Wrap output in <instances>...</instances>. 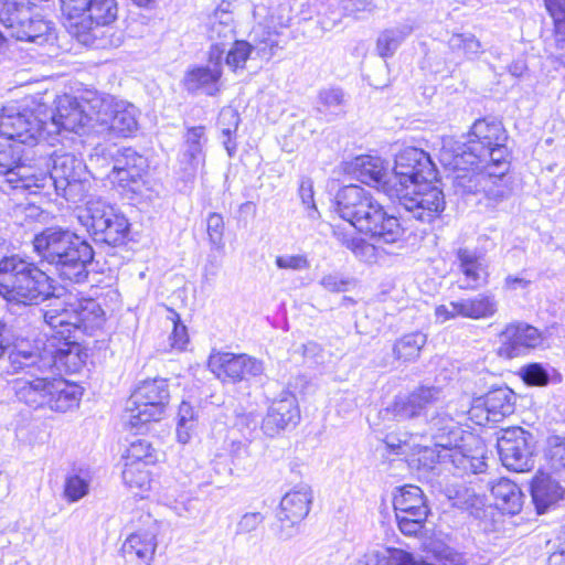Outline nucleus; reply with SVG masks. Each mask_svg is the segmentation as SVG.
<instances>
[{
    "label": "nucleus",
    "instance_id": "1",
    "mask_svg": "<svg viewBox=\"0 0 565 565\" xmlns=\"http://www.w3.org/2000/svg\"><path fill=\"white\" fill-rule=\"evenodd\" d=\"M508 136L498 120L478 119L467 142L452 137L441 140L439 161L454 170V184L462 193H484L492 200L507 194L504 175L509 171Z\"/></svg>",
    "mask_w": 565,
    "mask_h": 565
},
{
    "label": "nucleus",
    "instance_id": "2",
    "mask_svg": "<svg viewBox=\"0 0 565 565\" xmlns=\"http://www.w3.org/2000/svg\"><path fill=\"white\" fill-rule=\"evenodd\" d=\"M52 345L45 353L29 343H17L9 353V372L18 375L13 381L17 397L26 405L45 407V401L55 379V360Z\"/></svg>",
    "mask_w": 565,
    "mask_h": 565
},
{
    "label": "nucleus",
    "instance_id": "3",
    "mask_svg": "<svg viewBox=\"0 0 565 565\" xmlns=\"http://www.w3.org/2000/svg\"><path fill=\"white\" fill-rule=\"evenodd\" d=\"M33 247L42 260L54 266L63 280L81 284L87 279V266L94 259V250L76 233L47 227L34 236Z\"/></svg>",
    "mask_w": 565,
    "mask_h": 565
},
{
    "label": "nucleus",
    "instance_id": "4",
    "mask_svg": "<svg viewBox=\"0 0 565 565\" xmlns=\"http://www.w3.org/2000/svg\"><path fill=\"white\" fill-rule=\"evenodd\" d=\"M0 295L9 302L32 305L52 295L49 276L33 264L18 257L0 260Z\"/></svg>",
    "mask_w": 565,
    "mask_h": 565
},
{
    "label": "nucleus",
    "instance_id": "5",
    "mask_svg": "<svg viewBox=\"0 0 565 565\" xmlns=\"http://www.w3.org/2000/svg\"><path fill=\"white\" fill-rule=\"evenodd\" d=\"M47 113L44 104L34 97L24 98L0 110V135L8 140L34 146L47 130Z\"/></svg>",
    "mask_w": 565,
    "mask_h": 565
},
{
    "label": "nucleus",
    "instance_id": "6",
    "mask_svg": "<svg viewBox=\"0 0 565 565\" xmlns=\"http://www.w3.org/2000/svg\"><path fill=\"white\" fill-rule=\"evenodd\" d=\"M77 218L96 243L116 247L128 241L130 234L128 218L100 198L87 201Z\"/></svg>",
    "mask_w": 565,
    "mask_h": 565
},
{
    "label": "nucleus",
    "instance_id": "7",
    "mask_svg": "<svg viewBox=\"0 0 565 565\" xmlns=\"http://www.w3.org/2000/svg\"><path fill=\"white\" fill-rule=\"evenodd\" d=\"M51 31V22L31 14L30 2L25 0L0 2V49L7 35L19 41L43 44L49 40Z\"/></svg>",
    "mask_w": 565,
    "mask_h": 565
},
{
    "label": "nucleus",
    "instance_id": "8",
    "mask_svg": "<svg viewBox=\"0 0 565 565\" xmlns=\"http://www.w3.org/2000/svg\"><path fill=\"white\" fill-rule=\"evenodd\" d=\"M50 173H35L33 192L54 188L57 195L67 201H76L83 190L85 164L73 153L55 151L51 157Z\"/></svg>",
    "mask_w": 565,
    "mask_h": 565
},
{
    "label": "nucleus",
    "instance_id": "9",
    "mask_svg": "<svg viewBox=\"0 0 565 565\" xmlns=\"http://www.w3.org/2000/svg\"><path fill=\"white\" fill-rule=\"evenodd\" d=\"M89 108L96 113L95 134L129 137L138 129V109L110 95L93 94Z\"/></svg>",
    "mask_w": 565,
    "mask_h": 565
},
{
    "label": "nucleus",
    "instance_id": "10",
    "mask_svg": "<svg viewBox=\"0 0 565 565\" xmlns=\"http://www.w3.org/2000/svg\"><path fill=\"white\" fill-rule=\"evenodd\" d=\"M169 397L167 380L152 379L140 382L127 404L128 425L139 431L148 423L161 419Z\"/></svg>",
    "mask_w": 565,
    "mask_h": 565
},
{
    "label": "nucleus",
    "instance_id": "11",
    "mask_svg": "<svg viewBox=\"0 0 565 565\" xmlns=\"http://www.w3.org/2000/svg\"><path fill=\"white\" fill-rule=\"evenodd\" d=\"M94 93L77 99L71 95L58 96L55 113L47 122V134H57L62 129L78 135L95 134L96 113L89 108Z\"/></svg>",
    "mask_w": 565,
    "mask_h": 565
},
{
    "label": "nucleus",
    "instance_id": "12",
    "mask_svg": "<svg viewBox=\"0 0 565 565\" xmlns=\"http://www.w3.org/2000/svg\"><path fill=\"white\" fill-rule=\"evenodd\" d=\"M106 154L109 158V170L103 175L134 194L143 195L147 190L143 180L148 168L147 158L132 148H113Z\"/></svg>",
    "mask_w": 565,
    "mask_h": 565
},
{
    "label": "nucleus",
    "instance_id": "13",
    "mask_svg": "<svg viewBox=\"0 0 565 565\" xmlns=\"http://www.w3.org/2000/svg\"><path fill=\"white\" fill-rule=\"evenodd\" d=\"M395 194L405 210L425 223L434 221L444 211L446 204L443 191L431 184V181L423 180L412 185L396 188Z\"/></svg>",
    "mask_w": 565,
    "mask_h": 565
},
{
    "label": "nucleus",
    "instance_id": "14",
    "mask_svg": "<svg viewBox=\"0 0 565 565\" xmlns=\"http://www.w3.org/2000/svg\"><path fill=\"white\" fill-rule=\"evenodd\" d=\"M497 447L500 459L508 469L524 472L533 468V436L523 428L510 427L501 430Z\"/></svg>",
    "mask_w": 565,
    "mask_h": 565
},
{
    "label": "nucleus",
    "instance_id": "15",
    "mask_svg": "<svg viewBox=\"0 0 565 565\" xmlns=\"http://www.w3.org/2000/svg\"><path fill=\"white\" fill-rule=\"evenodd\" d=\"M394 189L418 182L431 181L436 178L435 164L430 156L415 147L402 149L395 157L393 168Z\"/></svg>",
    "mask_w": 565,
    "mask_h": 565
},
{
    "label": "nucleus",
    "instance_id": "16",
    "mask_svg": "<svg viewBox=\"0 0 565 565\" xmlns=\"http://www.w3.org/2000/svg\"><path fill=\"white\" fill-rule=\"evenodd\" d=\"M209 369L223 383H238L262 375L264 363L245 353L217 351L211 353Z\"/></svg>",
    "mask_w": 565,
    "mask_h": 565
},
{
    "label": "nucleus",
    "instance_id": "17",
    "mask_svg": "<svg viewBox=\"0 0 565 565\" xmlns=\"http://www.w3.org/2000/svg\"><path fill=\"white\" fill-rule=\"evenodd\" d=\"M498 300L489 292L478 294L469 298H459L435 308L436 321L444 323L456 318L472 320L489 319L498 312Z\"/></svg>",
    "mask_w": 565,
    "mask_h": 565
},
{
    "label": "nucleus",
    "instance_id": "18",
    "mask_svg": "<svg viewBox=\"0 0 565 565\" xmlns=\"http://www.w3.org/2000/svg\"><path fill=\"white\" fill-rule=\"evenodd\" d=\"M253 44L246 41H235L227 51L225 63L234 72L244 68L252 53L262 60H270L279 49V34L277 31H265L263 26L255 28Z\"/></svg>",
    "mask_w": 565,
    "mask_h": 565
},
{
    "label": "nucleus",
    "instance_id": "19",
    "mask_svg": "<svg viewBox=\"0 0 565 565\" xmlns=\"http://www.w3.org/2000/svg\"><path fill=\"white\" fill-rule=\"evenodd\" d=\"M364 221H361L359 231L379 243L404 247L405 228L398 217L390 214L379 202L371 209Z\"/></svg>",
    "mask_w": 565,
    "mask_h": 565
},
{
    "label": "nucleus",
    "instance_id": "20",
    "mask_svg": "<svg viewBox=\"0 0 565 565\" xmlns=\"http://www.w3.org/2000/svg\"><path fill=\"white\" fill-rule=\"evenodd\" d=\"M377 201L364 188L350 184L341 188L333 202L334 212L344 221H348L358 231L361 221H364L371 209Z\"/></svg>",
    "mask_w": 565,
    "mask_h": 565
},
{
    "label": "nucleus",
    "instance_id": "21",
    "mask_svg": "<svg viewBox=\"0 0 565 565\" xmlns=\"http://www.w3.org/2000/svg\"><path fill=\"white\" fill-rule=\"evenodd\" d=\"M224 49L215 42L209 52V65L194 67L185 73L183 85L189 92L202 90L206 95L214 96L221 89L222 60Z\"/></svg>",
    "mask_w": 565,
    "mask_h": 565
},
{
    "label": "nucleus",
    "instance_id": "22",
    "mask_svg": "<svg viewBox=\"0 0 565 565\" xmlns=\"http://www.w3.org/2000/svg\"><path fill=\"white\" fill-rule=\"evenodd\" d=\"M459 422L452 418L448 412H438L428 422V434L434 440L435 447L440 448L449 454H438L444 460L449 459L452 463H457L462 457L458 450L462 440V430L458 426Z\"/></svg>",
    "mask_w": 565,
    "mask_h": 565
},
{
    "label": "nucleus",
    "instance_id": "23",
    "mask_svg": "<svg viewBox=\"0 0 565 565\" xmlns=\"http://www.w3.org/2000/svg\"><path fill=\"white\" fill-rule=\"evenodd\" d=\"M542 342L541 332L523 321L508 323L499 333V354L512 359L525 354Z\"/></svg>",
    "mask_w": 565,
    "mask_h": 565
},
{
    "label": "nucleus",
    "instance_id": "24",
    "mask_svg": "<svg viewBox=\"0 0 565 565\" xmlns=\"http://www.w3.org/2000/svg\"><path fill=\"white\" fill-rule=\"evenodd\" d=\"M0 175L2 189L34 191V169L22 163L21 152L12 145L0 147Z\"/></svg>",
    "mask_w": 565,
    "mask_h": 565
},
{
    "label": "nucleus",
    "instance_id": "25",
    "mask_svg": "<svg viewBox=\"0 0 565 565\" xmlns=\"http://www.w3.org/2000/svg\"><path fill=\"white\" fill-rule=\"evenodd\" d=\"M79 337L72 339H47L46 341H36L33 347H36L38 352L45 353L49 345H52L54 351L52 355L55 360V375L60 376L62 371L68 373H77L86 364L88 354L78 343Z\"/></svg>",
    "mask_w": 565,
    "mask_h": 565
},
{
    "label": "nucleus",
    "instance_id": "26",
    "mask_svg": "<svg viewBox=\"0 0 565 565\" xmlns=\"http://www.w3.org/2000/svg\"><path fill=\"white\" fill-rule=\"evenodd\" d=\"M347 169L356 180L367 185H382L384 190L394 188L388 162L377 156L355 157L348 163Z\"/></svg>",
    "mask_w": 565,
    "mask_h": 565
},
{
    "label": "nucleus",
    "instance_id": "27",
    "mask_svg": "<svg viewBox=\"0 0 565 565\" xmlns=\"http://www.w3.org/2000/svg\"><path fill=\"white\" fill-rule=\"evenodd\" d=\"M158 533L157 522L149 519L146 527L138 529L126 537L121 546L124 556L151 565L158 547Z\"/></svg>",
    "mask_w": 565,
    "mask_h": 565
},
{
    "label": "nucleus",
    "instance_id": "28",
    "mask_svg": "<svg viewBox=\"0 0 565 565\" xmlns=\"http://www.w3.org/2000/svg\"><path fill=\"white\" fill-rule=\"evenodd\" d=\"M300 419L297 398L292 394H285L275 399L262 423V429L267 436H275L289 426H296Z\"/></svg>",
    "mask_w": 565,
    "mask_h": 565
},
{
    "label": "nucleus",
    "instance_id": "29",
    "mask_svg": "<svg viewBox=\"0 0 565 565\" xmlns=\"http://www.w3.org/2000/svg\"><path fill=\"white\" fill-rule=\"evenodd\" d=\"M71 34L86 46L97 50L118 47L124 42V33L113 23L105 25H88L85 22L71 24Z\"/></svg>",
    "mask_w": 565,
    "mask_h": 565
},
{
    "label": "nucleus",
    "instance_id": "30",
    "mask_svg": "<svg viewBox=\"0 0 565 565\" xmlns=\"http://www.w3.org/2000/svg\"><path fill=\"white\" fill-rule=\"evenodd\" d=\"M440 399V391L436 387L422 386L408 395L397 396L392 404L395 417L411 419L426 414L428 407Z\"/></svg>",
    "mask_w": 565,
    "mask_h": 565
},
{
    "label": "nucleus",
    "instance_id": "31",
    "mask_svg": "<svg viewBox=\"0 0 565 565\" xmlns=\"http://www.w3.org/2000/svg\"><path fill=\"white\" fill-rule=\"evenodd\" d=\"M312 492L309 486L300 484L294 490L287 492L280 501V522H289L290 530L282 535L288 539L294 535V526L301 522L310 511Z\"/></svg>",
    "mask_w": 565,
    "mask_h": 565
},
{
    "label": "nucleus",
    "instance_id": "32",
    "mask_svg": "<svg viewBox=\"0 0 565 565\" xmlns=\"http://www.w3.org/2000/svg\"><path fill=\"white\" fill-rule=\"evenodd\" d=\"M44 321L53 333L49 339H72L77 337L78 316L75 300L67 303H56L44 312Z\"/></svg>",
    "mask_w": 565,
    "mask_h": 565
},
{
    "label": "nucleus",
    "instance_id": "33",
    "mask_svg": "<svg viewBox=\"0 0 565 565\" xmlns=\"http://www.w3.org/2000/svg\"><path fill=\"white\" fill-rule=\"evenodd\" d=\"M458 268L462 275L463 288L476 289L487 282V264L477 249L460 247L456 252Z\"/></svg>",
    "mask_w": 565,
    "mask_h": 565
},
{
    "label": "nucleus",
    "instance_id": "34",
    "mask_svg": "<svg viewBox=\"0 0 565 565\" xmlns=\"http://www.w3.org/2000/svg\"><path fill=\"white\" fill-rule=\"evenodd\" d=\"M564 492V488L550 473H536L531 483V494L539 514L562 500Z\"/></svg>",
    "mask_w": 565,
    "mask_h": 565
},
{
    "label": "nucleus",
    "instance_id": "35",
    "mask_svg": "<svg viewBox=\"0 0 565 565\" xmlns=\"http://www.w3.org/2000/svg\"><path fill=\"white\" fill-rule=\"evenodd\" d=\"M489 484L497 509L511 515L521 511L523 493L515 482L508 478H499Z\"/></svg>",
    "mask_w": 565,
    "mask_h": 565
},
{
    "label": "nucleus",
    "instance_id": "36",
    "mask_svg": "<svg viewBox=\"0 0 565 565\" xmlns=\"http://www.w3.org/2000/svg\"><path fill=\"white\" fill-rule=\"evenodd\" d=\"M50 391L45 401V407L61 413L78 406L83 394L78 385L68 383L58 375H55Z\"/></svg>",
    "mask_w": 565,
    "mask_h": 565
},
{
    "label": "nucleus",
    "instance_id": "37",
    "mask_svg": "<svg viewBox=\"0 0 565 565\" xmlns=\"http://www.w3.org/2000/svg\"><path fill=\"white\" fill-rule=\"evenodd\" d=\"M395 513H406L409 516L427 518L428 508L422 489L407 484L396 490L393 498Z\"/></svg>",
    "mask_w": 565,
    "mask_h": 565
},
{
    "label": "nucleus",
    "instance_id": "38",
    "mask_svg": "<svg viewBox=\"0 0 565 565\" xmlns=\"http://www.w3.org/2000/svg\"><path fill=\"white\" fill-rule=\"evenodd\" d=\"M554 21V39L547 43L546 52L565 65V0H544Z\"/></svg>",
    "mask_w": 565,
    "mask_h": 565
},
{
    "label": "nucleus",
    "instance_id": "39",
    "mask_svg": "<svg viewBox=\"0 0 565 565\" xmlns=\"http://www.w3.org/2000/svg\"><path fill=\"white\" fill-rule=\"evenodd\" d=\"M75 308L78 316L77 337L79 334H93L95 330L102 328L105 313L95 299H76Z\"/></svg>",
    "mask_w": 565,
    "mask_h": 565
},
{
    "label": "nucleus",
    "instance_id": "40",
    "mask_svg": "<svg viewBox=\"0 0 565 565\" xmlns=\"http://www.w3.org/2000/svg\"><path fill=\"white\" fill-rule=\"evenodd\" d=\"M483 398L488 407V414L491 415L492 424L501 422L514 411L513 393L507 387L492 390L483 395Z\"/></svg>",
    "mask_w": 565,
    "mask_h": 565
},
{
    "label": "nucleus",
    "instance_id": "41",
    "mask_svg": "<svg viewBox=\"0 0 565 565\" xmlns=\"http://www.w3.org/2000/svg\"><path fill=\"white\" fill-rule=\"evenodd\" d=\"M426 344V335L420 332H413L403 335L395 341L393 345V355L395 360L407 363L414 362L419 358L420 351Z\"/></svg>",
    "mask_w": 565,
    "mask_h": 565
},
{
    "label": "nucleus",
    "instance_id": "42",
    "mask_svg": "<svg viewBox=\"0 0 565 565\" xmlns=\"http://www.w3.org/2000/svg\"><path fill=\"white\" fill-rule=\"evenodd\" d=\"M117 13L116 0H92L85 15L78 22H85L88 25H105L106 23H114Z\"/></svg>",
    "mask_w": 565,
    "mask_h": 565
},
{
    "label": "nucleus",
    "instance_id": "43",
    "mask_svg": "<svg viewBox=\"0 0 565 565\" xmlns=\"http://www.w3.org/2000/svg\"><path fill=\"white\" fill-rule=\"evenodd\" d=\"M413 26L402 24L383 31L376 43V50L381 57L392 56L402 42L412 34Z\"/></svg>",
    "mask_w": 565,
    "mask_h": 565
},
{
    "label": "nucleus",
    "instance_id": "44",
    "mask_svg": "<svg viewBox=\"0 0 565 565\" xmlns=\"http://www.w3.org/2000/svg\"><path fill=\"white\" fill-rule=\"evenodd\" d=\"M204 140V127H192L185 135V151L183 158L188 161L190 169L195 170L204 162L202 146Z\"/></svg>",
    "mask_w": 565,
    "mask_h": 565
},
{
    "label": "nucleus",
    "instance_id": "45",
    "mask_svg": "<svg viewBox=\"0 0 565 565\" xmlns=\"http://www.w3.org/2000/svg\"><path fill=\"white\" fill-rule=\"evenodd\" d=\"M343 246L350 249L361 262L373 264L377 262L379 249L373 244L361 237H349L348 235L334 233Z\"/></svg>",
    "mask_w": 565,
    "mask_h": 565
},
{
    "label": "nucleus",
    "instance_id": "46",
    "mask_svg": "<svg viewBox=\"0 0 565 565\" xmlns=\"http://www.w3.org/2000/svg\"><path fill=\"white\" fill-rule=\"evenodd\" d=\"M217 125L226 139L223 141L230 157L236 150V143L232 141L231 136L235 135L239 125V115L232 107H225L220 111Z\"/></svg>",
    "mask_w": 565,
    "mask_h": 565
},
{
    "label": "nucleus",
    "instance_id": "47",
    "mask_svg": "<svg viewBox=\"0 0 565 565\" xmlns=\"http://www.w3.org/2000/svg\"><path fill=\"white\" fill-rule=\"evenodd\" d=\"M429 551L443 565H478L473 557L443 543H433Z\"/></svg>",
    "mask_w": 565,
    "mask_h": 565
},
{
    "label": "nucleus",
    "instance_id": "48",
    "mask_svg": "<svg viewBox=\"0 0 565 565\" xmlns=\"http://www.w3.org/2000/svg\"><path fill=\"white\" fill-rule=\"evenodd\" d=\"M125 463L148 466L153 463L157 458L154 449L146 439H137L130 443L125 457Z\"/></svg>",
    "mask_w": 565,
    "mask_h": 565
},
{
    "label": "nucleus",
    "instance_id": "49",
    "mask_svg": "<svg viewBox=\"0 0 565 565\" xmlns=\"http://www.w3.org/2000/svg\"><path fill=\"white\" fill-rule=\"evenodd\" d=\"M545 457L551 469L565 472V437L550 436L546 441Z\"/></svg>",
    "mask_w": 565,
    "mask_h": 565
},
{
    "label": "nucleus",
    "instance_id": "50",
    "mask_svg": "<svg viewBox=\"0 0 565 565\" xmlns=\"http://www.w3.org/2000/svg\"><path fill=\"white\" fill-rule=\"evenodd\" d=\"M147 466L125 463L122 480L131 490L145 491L150 487L149 471Z\"/></svg>",
    "mask_w": 565,
    "mask_h": 565
},
{
    "label": "nucleus",
    "instance_id": "51",
    "mask_svg": "<svg viewBox=\"0 0 565 565\" xmlns=\"http://www.w3.org/2000/svg\"><path fill=\"white\" fill-rule=\"evenodd\" d=\"M345 99L342 89L340 88H324L318 94V104L320 113H330L332 115H339L342 113Z\"/></svg>",
    "mask_w": 565,
    "mask_h": 565
},
{
    "label": "nucleus",
    "instance_id": "52",
    "mask_svg": "<svg viewBox=\"0 0 565 565\" xmlns=\"http://www.w3.org/2000/svg\"><path fill=\"white\" fill-rule=\"evenodd\" d=\"M448 44L451 51L462 53L467 58H473L481 51V43L469 33L454 34Z\"/></svg>",
    "mask_w": 565,
    "mask_h": 565
},
{
    "label": "nucleus",
    "instance_id": "53",
    "mask_svg": "<svg viewBox=\"0 0 565 565\" xmlns=\"http://www.w3.org/2000/svg\"><path fill=\"white\" fill-rule=\"evenodd\" d=\"M89 491V479L74 473L70 475L65 479L64 495L67 501L76 502L88 494Z\"/></svg>",
    "mask_w": 565,
    "mask_h": 565
},
{
    "label": "nucleus",
    "instance_id": "54",
    "mask_svg": "<svg viewBox=\"0 0 565 565\" xmlns=\"http://www.w3.org/2000/svg\"><path fill=\"white\" fill-rule=\"evenodd\" d=\"M232 463L236 469L248 471L255 467V461L249 450V444L233 441L231 446Z\"/></svg>",
    "mask_w": 565,
    "mask_h": 565
},
{
    "label": "nucleus",
    "instance_id": "55",
    "mask_svg": "<svg viewBox=\"0 0 565 565\" xmlns=\"http://www.w3.org/2000/svg\"><path fill=\"white\" fill-rule=\"evenodd\" d=\"M167 319L171 321L172 332L169 337L171 347L177 350H184L189 343L186 327L181 322L180 316L172 309H168Z\"/></svg>",
    "mask_w": 565,
    "mask_h": 565
},
{
    "label": "nucleus",
    "instance_id": "56",
    "mask_svg": "<svg viewBox=\"0 0 565 565\" xmlns=\"http://www.w3.org/2000/svg\"><path fill=\"white\" fill-rule=\"evenodd\" d=\"M206 231L210 244L220 250L224 248V221L218 213H210L206 220Z\"/></svg>",
    "mask_w": 565,
    "mask_h": 565
},
{
    "label": "nucleus",
    "instance_id": "57",
    "mask_svg": "<svg viewBox=\"0 0 565 565\" xmlns=\"http://www.w3.org/2000/svg\"><path fill=\"white\" fill-rule=\"evenodd\" d=\"M468 415L470 420L479 426L492 424L491 415L488 414V407L483 396L472 399L468 409H462L457 416Z\"/></svg>",
    "mask_w": 565,
    "mask_h": 565
},
{
    "label": "nucleus",
    "instance_id": "58",
    "mask_svg": "<svg viewBox=\"0 0 565 565\" xmlns=\"http://www.w3.org/2000/svg\"><path fill=\"white\" fill-rule=\"evenodd\" d=\"M92 0H61L63 14L66 17V28L71 32V24L77 23L85 15Z\"/></svg>",
    "mask_w": 565,
    "mask_h": 565
},
{
    "label": "nucleus",
    "instance_id": "59",
    "mask_svg": "<svg viewBox=\"0 0 565 565\" xmlns=\"http://www.w3.org/2000/svg\"><path fill=\"white\" fill-rule=\"evenodd\" d=\"M399 531L407 536H416L424 529L427 518L409 516L406 513H395Z\"/></svg>",
    "mask_w": 565,
    "mask_h": 565
},
{
    "label": "nucleus",
    "instance_id": "60",
    "mask_svg": "<svg viewBox=\"0 0 565 565\" xmlns=\"http://www.w3.org/2000/svg\"><path fill=\"white\" fill-rule=\"evenodd\" d=\"M522 379L530 385H546L550 381L547 371L539 363L524 366L521 371Z\"/></svg>",
    "mask_w": 565,
    "mask_h": 565
},
{
    "label": "nucleus",
    "instance_id": "61",
    "mask_svg": "<svg viewBox=\"0 0 565 565\" xmlns=\"http://www.w3.org/2000/svg\"><path fill=\"white\" fill-rule=\"evenodd\" d=\"M275 264L279 269H290V270H306L310 267V263L305 255H279L275 259Z\"/></svg>",
    "mask_w": 565,
    "mask_h": 565
},
{
    "label": "nucleus",
    "instance_id": "62",
    "mask_svg": "<svg viewBox=\"0 0 565 565\" xmlns=\"http://www.w3.org/2000/svg\"><path fill=\"white\" fill-rule=\"evenodd\" d=\"M299 196L302 204L309 210V217L316 218L318 214L317 206L313 200V182L309 178H303L299 185Z\"/></svg>",
    "mask_w": 565,
    "mask_h": 565
},
{
    "label": "nucleus",
    "instance_id": "63",
    "mask_svg": "<svg viewBox=\"0 0 565 565\" xmlns=\"http://www.w3.org/2000/svg\"><path fill=\"white\" fill-rule=\"evenodd\" d=\"M264 521V515L259 512H247L243 514L236 524V534H247L254 532Z\"/></svg>",
    "mask_w": 565,
    "mask_h": 565
},
{
    "label": "nucleus",
    "instance_id": "64",
    "mask_svg": "<svg viewBox=\"0 0 565 565\" xmlns=\"http://www.w3.org/2000/svg\"><path fill=\"white\" fill-rule=\"evenodd\" d=\"M350 281L335 274H329L321 278L320 285L331 292H343L348 290Z\"/></svg>",
    "mask_w": 565,
    "mask_h": 565
}]
</instances>
